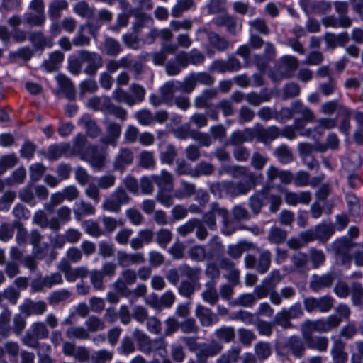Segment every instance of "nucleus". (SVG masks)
Returning a JSON list of instances; mask_svg holds the SVG:
<instances>
[{
	"label": "nucleus",
	"instance_id": "obj_1",
	"mask_svg": "<svg viewBox=\"0 0 363 363\" xmlns=\"http://www.w3.org/2000/svg\"><path fill=\"white\" fill-rule=\"evenodd\" d=\"M251 189L252 186L248 182H239L233 183L231 182H223L213 184L211 187V191L213 194L218 196H221L222 192L224 191L227 194L235 197L247 194Z\"/></svg>",
	"mask_w": 363,
	"mask_h": 363
},
{
	"label": "nucleus",
	"instance_id": "obj_2",
	"mask_svg": "<svg viewBox=\"0 0 363 363\" xmlns=\"http://www.w3.org/2000/svg\"><path fill=\"white\" fill-rule=\"evenodd\" d=\"M282 67H275V69L269 73V77L275 82H278L283 79L290 78L293 76V72L298 67V60L291 55H284L281 58Z\"/></svg>",
	"mask_w": 363,
	"mask_h": 363
},
{
	"label": "nucleus",
	"instance_id": "obj_3",
	"mask_svg": "<svg viewBox=\"0 0 363 363\" xmlns=\"http://www.w3.org/2000/svg\"><path fill=\"white\" fill-rule=\"evenodd\" d=\"M129 201L130 197L125 189L118 187L104 201L102 208L106 211L117 213L121 210V206L127 204Z\"/></svg>",
	"mask_w": 363,
	"mask_h": 363
},
{
	"label": "nucleus",
	"instance_id": "obj_4",
	"mask_svg": "<svg viewBox=\"0 0 363 363\" xmlns=\"http://www.w3.org/2000/svg\"><path fill=\"white\" fill-rule=\"evenodd\" d=\"M333 304L334 299L329 296H323L320 298L308 297L303 300L304 308L308 313L315 310L320 313H327L330 311Z\"/></svg>",
	"mask_w": 363,
	"mask_h": 363
},
{
	"label": "nucleus",
	"instance_id": "obj_5",
	"mask_svg": "<svg viewBox=\"0 0 363 363\" xmlns=\"http://www.w3.org/2000/svg\"><path fill=\"white\" fill-rule=\"evenodd\" d=\"M223 173H226L233 178L247 177L252 182V186L256 185L257 181L262 179V174L250 172L247 167L239 165L225 166L220 171V175Z\"/></svg>",
	"mask_w": 363,
	"mask_h": 363
},
{
	"label": "nucleus",
	"instance_id": "obj_6",
	"mask_svg": "<svg viewBox=\"0 0 363 363\" xmlns=\"http://www.w3.org/2000/svg\"><path fill=\"white\" fill-rule=\"evenodd\" d=\"M336 260L340 264L349 268L350 264V245L346 238H340L334 241L331 245Z\"/></svg>",
	"mask_w": 363,
	"mask_h": 363
},
{
	"label": "nucleus",
	"instance_id": "obj_7",
	"mask_svg": "<svg viewBox=\"0 0 363 363\" xmlns=\"http://www.w3.org/2000/svg\"><path fill=\"white\" fill-rule=\"evenodd\" d=\"M79 55L81 57L82 65H86L84 72L88 75L95 74L97 69L102 66L101 57L96 52L81 50Z\"/></svg>",
	"mask_w": 363,
	"mask_h": 363
},
{
	"label": "nucleus",
	"instance_id": "obj_8",
	"mask_svg": "<svg viewBox=\"0 0 363 363\" xmlns=\"http://www.w3.org/2000/svg\"><path fill=\"white\" fill-rule=\"evenodd\" d=\"M242 67L240 62L235 58L230 57L228 60H215L208 67L211 72H218L224 74L225 72H234L239 71Z\"/></svg>",
	"mask_w": 363,
	"mask_h": 363
},
{
	"label": "nucleus",
	"instance_id": "obj_9",
	"mask_svg": "<svg viewBox=\"0 0 363 363\" xmlns=\"http://www.w3.org/2000/svg\"><path fill=\"white\" fill-rule=\"evenodd\" d=\"M106 155L99 153L95 146L88 147L81 153V159L86 161L93 168L100 169L105 164Z\"/></svg>",
	"mask_w": 363,
	"mask_h": 363
},
{
	"label": "nucleus",
	"instance_id": "obj_10",
	"mask_svg": "<svg viewBox=\"0 0 363 363\" xmlns=\"http://www.w3.org/2000/svg\"><path fill=\"white\" fill-rule=\"evenodd\" d=\"M201 33L206 34L210 45L219 51H224L229 47V42L227 39L209 30L206 27H201L196 30V35Z\"/></svg>",
	"mask_w": 363,
	"mask_h": 363
},
{
	"label": "nucleus",
	"instance_id": "obj_11",
	"mask_svg": "<svg viewBox=\"0 0 363 363\" xmlns=\"http://www.w3.org/2000/svg\"><path fill=\"white\" fill-rule=\"evenodd\" d=\"M253 130L255 138L264 143L271 142L280 136V129L275 125L264 128L262 125H257Z\"/></svg>",
	"mask_w": 363,
	"mask_h": 363
},
{
	"label": "nucleus",
	"instance_id": "obj_12",
	"mask_svg": "<svg viewBox=\"0 0 363 363\" xmlns=\"http://www.w3.org/2000/svg\"><path fill=\"white\" fill-rule=\"evenodd\" d=\"M106 125V135L101 138V142L105 145L115 147L121 134V125L110 120L105 121Z\"/></svg>",
	"mask_w": 363,
	"mask_h": 363
},
{
	"label": "nucleus",
	"instance_id": "obj_13",
	"mask_svg": "<svg viewBox=\"0 0 363 363\" xmlns=\"http://www.w3.org/2000/svg\"><path fill=\"white\" fill-rule=\"evenodd\" d=\"M19 310L26 317L33 315H40L46 311L47 305L43 301H33L28 299L19 306Z\"/></svg>",
	"mask_w": 363,
	"mask_h": 363
},
{
	"label": "nucleus",
	"instance_id": "obj_14",
	"mask_svg": "<svg viewBox=\"0 0 363 363\" xmlns=\"http://www.w3.org/2000/svg\"><path fill=\"white\" fill-rule=\"evenodd\" d=\"M222 350V345L217 342L213 341L210 344L203 343L200 344L196 356L199 362H204L208 357L216 356Z\"/></svg>",
	"mask_w": 363,
	"mask_h": 363
},
{
	"label": "nucleus",
	"instance_id": "obj_15",
	"mask_svg": "<svg viewBox=\"0 0 363 363\" xmlns=\"http://www.w3.org/2000/svg\"><path fill=\"white\" fill-rule=\"evenodd\" d=\"M133 153L130 149L121 148L115 156L113 167L116 170L123 172L126 167L133 163Z\"/></svg>",
	"mask_w": 363,
	"mask_h": 363
},
{
	"label": "nucleus",
	"instance_id": "obj_16",
	"mask_svg": "<svg viewBox=\"0 0 363 363\" xmlns=\"http://www.w3.org/2000/svg\"><path fill=\"white\" fill-rule=\"evenodd\" d=\"M195 315L201 325L204 327H210L219 321L218 315L212 311L201 305H197L195 309Z\"/></svg>",
	"mask_w": 363,
	"mask_h": 363
},
{
	"label": "nucleus",
	"instance_id": "obj_17",
	"mask_svg": "<svg viewBox=\"0 0 363 363\" xmlns=\"http://www.w3.org/2000/svg\"><path fill=\"white\" fill-rule=\"evenodd\" d=\"M65 59V55L60 50L50 53L48 59L45 60L41 67L46 72H53L60 69Z\"/></svg>",
	"mask_w": 363,
	"mask_h": 363
},
{
	"label": "nucleus",
	"instance_id": "obj_18",
	"mask_svg": "<svg viewBox=\"0 0 363 363\" xmlns=\"http://www.w3.org/2000/svg\"><path fill=\"white\" fill-rule=\"evenodd\" d=\"M283 347L286 349L294 357L296 358H301L304 355V343L297 335L290 336L284 344Z\"/></svg>",
	"mask_w": 363,
	"mask_h": 363
},
{
	"label": "nucleus",
	"instance_id": "obj_19",
	"mask_svg": "<svg viewBox=\"0 0 363 363\" xmlns=\"http://www.w3.org/2000/svg\"><path fill=\"white\" fill-rule=\"evenodd\" d=\"M267 199L268 194L267 189L260 190L250 196L248 199V206L252 213L258 215L262 207L265 205Z\"/></svg>",
	"mask_w": 363,
	"mask_h": 363
},
{
	"label": "nucleus",
	"instance_id": "obj_20",
	"mask_svg": "<svg viewBox=\"0 0 363 363\" xmlns=\"http://www.w3.org/2000/svg\"><path fill=\"white\" fill-rule=\"evenodd\" d=\"M311 200V194L308 191L300 192L284 191V201L289 206H296L297 204L307 205Z\"/></svg>",
	"mask_w": 363,
	"mask_h": 363
},
{
	"label": "nucleus",
	"instance_id": "obj_21",
	"mask_svg": "<svg viewBox=\"0 0 363 363\" xmlns=\"http://www.w3.org/2000/svg\"><path fill=\"white\" fill-rule=\"evenodd\" d=\"M253 128H245L243 130L233 131L230 136V143L235 146L244 143L252 142L255 138Z\"/></svg>",
	"mask_w": 363,
	"mask_h": 363
},
{
	"label": "nucleus",
	"instance_id": "obj_22",
	"mask_svg": "<svg viewBox=\"0 0 363 363\" xmlns=\"http://www.w3.org/2000/svg\"><path fill=\"white\" fill-rule=\"evenodd\" d=\"M111 99L108 96H94L86 102V107L94 111H101L106 114Z\"/></svg>",
	"mask_w": 363,
	"mask_h": 363
},
{
	"label": "nucleus",
	"instance_id": "obj_23",
	"mask_svg": "<svg viewBox=\"0 0 363 363\" xmlns=\"http://www.w3.org/2000/svg\"><path fill=\"white\" fill-rule=\"evenodd\" d=\"M70 145L68 143L50 145L47 152V158L50 161L58 160L62 156H69Z\"/></svg>",
	"mask_w": 363,
	"mask_h": 363
},
{
	"label": "nucleus",
	"instance_id": "obj_24",
	"mask_svg": "<svg viewBox=\"0 0 363 363\" xmlns=\"http://www.w3.org/2000/svg\"><path fill=\"white\" fill-rule=\"evenodd\" d=\"M152 179L160 190L167 189L171 191L173 189V177L167 170L162 169L160 174H153Z\"/></svg>",
	"mask_w": 363,
	"mask_h": 363
},
{
	"label": "nucleus",
	"instance_id": "obj_25",
	"mask_svg": "<svg viewBox=\"0 0 363 363\" xmlns=\"http://www.w3.org/2000/svg\"><path fill=\"white\" fill-rule=\"evenodd\" d=\"M33 223L42 228H49L53 230H59V224L56 220L48 219L45 213L39 210L36 211L33 217Z\"/></svg>",
	"mask_w": 363,
	"mask_h": 363
},
{
	"label": "nucleus",
	"instance_id": "obj_26",
	"mask_svg": "<svg viewBox=\"0 0 363 363\" xmlns=\"http://www.w3.org/2000/svg\"><path fill=\"white\" fill-rule=\"evenodd\" d=\"M133 335L136 341L138 350L145 354H150L152 339L138 329H135Z\"/></svg>",
	"mask_w": 363,
	"mask_h": 363
},
{
	"label": "nucleus",
	"instance_id": "obj_27",
	"mask_svg": "<svg viewBox=\"0 0 363 363\" xmlns=\"http://www.w3.org/2000/svg\"><path fill=\"white\" fill-rule=\"evenodd\" d=\"M63 280L60 273L55 272L45 276L40 281H35L33 283V287L36 288L37 291H40L43 288H51L54 285L62 284Z\"/></svg>",
	"mask_w": 363,
	"mask_h": 363
},
{
	"label": "nucleus",
	"instance_id": "obj_28",
	"mask_svg": "<svg viewBox=\"0 0 363 363\" xmlns=\"http://www.w3.org/2000/svg\"><path fill=\"white\" fill-rule=\"evenodd\" d=\"M55 79L59 89L64 93L66 98L73 100L75 98V90L72 81L63 74L57 75Z\"/></svg>",
	"mask_w": 363,
	"mask_h": 363
},
{
	"label": "nucleus",
	"instance_id": "obj_29",
	"mask_svg": "<svg viewBox=\"0 0 363 363\" xmlns=\"http://www.w3.org/2000/svg\"><path fill=\"white\" fill-rule=\"evenodd\" d=\"M307 347L319 352H325L328 345V340L323 336H306L303 337Z\"/></svg>",
	"mask_w": 363,
	"mask_h": 363
},
{
	"label": "nucleus",
	"instance_id": "obj_30",
	"mask_svg": "<svg viewBox=\"0 0 363 363\" xmlns=\"http://www.w3.org/2000/svg\"><path fill=\"white\" fill-rule=\"evenodd\" d=\"M73 212L76 220H80L83 216L94 215L95 213V208L91 203L81 200L74 203Z\"/></svg>",
	"mask_w": 363,
	"mask_h": 363
},
{
	"label": "nucleus",
	"instance_id": "obj_31",
	"mask_svg": "<svg viewBox=\"0 0 363 363\" xmlns=\"http://www.w3.org/2000/svg\"><path fill=\"white\" fill-rule=\"evenodd\" d=\"M78 124L86 130V133L91 138H96L101 133L96 121L88 114H84L79 120Z\"/></svg>",
	"mask_w": 363,
	"mask_h": 363
},
{
	"label": "nucleus",
	"instance_id": "obj_32",
	"mask_svg": "<svg viewBox=\"0 0 363 363\" xmlns=\"http://www.w3.org/2000/svg\"><path fill=\"white\" fill-rule=\"evenodd\" d=\"M317 324V333H327L333 328H337L341 323L340 318L331 315L327 318L315 320Z\"/></svg>",
	"mask_w": 363,
	"mask_h": 363
},
{
	"label": "nucleus",
	"instance_id": "obj_33",
	"mask_svg": "<svg viewBox=\"0 0 363 363\" xmlns=\"http://www.w3.org/2000/svg\"><path fill=\"white\" fill-rule=\"evenodd\" d=\"M333 281V277L330 274L322 276L314 275L310 282V288L314 292H318L324 288L330 287Z\"/></svg>",
	"mask_w": 363,
	"mask_h": 363
},
{
	"label": "nucleus",
	"instance_id": "obj_34",
	"mask_svg": "<svg viewBox=\"0 0 363 363\" xmlns=\"http://www.w3.org/2000/svg\"><path fill=\"white\" fill-rule=\"evenodd\" d=\"M117 260L119 265L128 267L133 264L143 262L144 257L140 253L128 254L123 251H118L117 252Z\"/></svg>",
	"mask_w": 363,
	"mask_h": 363
},
{
	"label": "nucleus",
	"instance_id": "obj_35",
	"mask_svg": "<svg viewBox=\"0 0 363 363\" xmlns=\"http://www.w3.org/2000/svg\"><path fill=\"white\" fill-rule=\"evenodd\" d=\"M179 81H169L163 84L160 89V95L163 97L165 104L170 103L176 91H179Z\"/></svg>",
	"mask_w": 363,
	"mask_h": 363
},
{
	"label": "nucleus",
	"instance_id": "obj_36",
	"mask_svg": "<svg viewBox=\"0 0 363 363\" xmlns=\"http://www.w3.org/2000/svg\"><path fill=\"white\" fill-rule=\"evenodd\" d=\"M330 354L334 363H346L347 354L344 350V344L340 340H335L331 347Z\"/></svg>",
	"mask_w": 363,
	"mask_h": 363
},
{
	"label": "nucleus",
	"instance_id": "obj_37",
	"mask_svg": "<svg viewBox=\"0 0 363 363\" xmlns=\"http://www.w3.org/2000/svg\"><path fill=\"white\" fill-rule=\"evenodd\" d=\"M69 4L67 0H54L48 5V15L51 19H57L62 12L67 9Z\"/></svg>",
	"mask_w": 363,
	"mask_h": 363
},
{
	"label": "nucleus",
	"instance_id": "obj_38",
	"mask_svg": "<svg viewBox=\"0 0 363 363\" xmlns=\"http://www.w3.org/2000/svg\"><path fill=\"white\" fill-rule=\"evenodd\" d=\"M318 125L313 128V130L318 133V136H321L325 130H331L337 127V120L336 118L323 117L317 120Z\"/></svg>",
	"mask_w": 363,
	"mask_h": 363
},
{
	"label": "nucleus",
	"instance_id": "obj_39",
	"mask_svg": "<svg viewBox=\"0 0 363 363\" xmlns=\"http://www.w3.org/2000/svg\"><path fill=\"white\" fill-rule=\"evenodd\" d=\"M216 281L210 280L206 284V290L201 294L203 300L211 305H214L218 300V294L215 288Z\"/></svg>",
	"mask_w": 363,
	"mask_h": 363
},
{
	"label": "nucleus",
	"instance_id": "obj_40",
	"mask_svg": "<svg viewBox=\"0 0 363 363\" xmlns=\"http://www.w3.org/2000/svg\"><path fill=\"white\" fill-rule=\"evenodd\" d=\"M216 89H205L194 99V106L196 108H202L208 106V102L217 96Z\"/></svg>",
	"mask_w": 363,
	"mask_h": 363
},
{
	"label": "nucleus",
	"instance_id": "obj_41",
	"mask_svg": "<svg viewBox=\"0 0 363 363\" xmlns=\"http://www.w3.org/2000/svg\"><path fill=\"white\" fill-rule=\"evenodd\" d=\"M216 337L225 343L233 341L235 338V330L232 326H221L214 331Z\"/></svg>",
	"mask_w": 363,
	"mask_h": 363
},
{
	"label": "nucleus",
	"instance_id": "obj_42",
	"mask_svg": "<svg viewBox=\"0 0 363 363\" xmlns=\"http://www.w3.org/2000/svg\"><path fill=\"white\" fill-rule=\"evenodd\" d=\"M201 287L199 281H183L178 287V291L180 295L190 298L195 290H199Z\"/></svg>",
	"mask_w": 363,
	"mask_h": 363
},
{
	"label": "nucleus",
	"instance_id": "obj_43",
	"mask_svg": "<svg viewBox=\"0 0 363 363\" xmlns=\"http://www.w3.org/2000/svg\"><path fill=\"white\" fill-rule=\"evenodd\" d=\"M293 108L295 113L300 114L301 119L306 122L311 123L315 118V115L313 111L304 106L300 101H296L293 103Z\"/></svg>",
	"mask_w": 363,
	"mask_h": 363
},
{
	"label": "nucleus",
	"instance_id": "obj_44",
	"mask_svg": "<svg viewBox=\"0 0 363 363\" xmlns=\"http://www.w3.org/2000/svg\"><path fill=\"white\" fill-rule=\"evenodd\" d=\"M11 318V312L5 308L0 313V335L3 336H9L11 332L12 329L10 326V320Z\"/></svg>",
	"mask_w": 363,
	"mask_h": 363
},
{
	"label": "nucleus",
	"instance_id": "obj_45",
	"mask_svg": "<svg viewBox=\"0 0 363 363\" xmlns=\"http://www.w3.org/2000/svg\"><path fill=\"white\" fill-rule=\"evenodd\" d=\"M271 95L268 93L261 91L259 94L256 92H250L245 96V100L250 105L257 106L262 103L267 102L270 100Z\"/></svg>",
	"mask_w": 363,
	"mask_h": 363
},
{
	"label": "nucleus",
	"instance_id": "obj_46",
	"mask_svg": "<svg viewBox=\"0 0 363 363\" xmlns=\"http://www.w3.org/2000/svg\"><path fill=\"white\" fill-rule=\"evenodd\" d=\"M324 39L328 48H334L337 45L343 46L348 41V36L347 33H342L337 36L328 33L325 35Z\"/></svg>",
	"mask_w": 363,
	"mask_h": 363
},
{
	"label": "nucleus",
	"instance_id": "obj_47",
	"mask_svg": "<svg viewBox=\"0 0 363 363\" xmlns=\"http://www.w3.org/2000/svg\"><path fill=\"white\" fill-rule=\"evenodd\" d=\"M274 156L281 164H289L293 160V154L289 147L286 145L277 147L274 152Z\"/></svg>",
	"mask_w": 363,
	"mask_h": 363
},
{
	"label": "nucleus",
	"instance_id": "obj_48",
	"mask_svg": "<svg viewBox=\"0 0 363 363\" xmlns=\"http://www.w3.org/2000/svg\"><path fill=\"white\" fill-rule=\"evenodd\" d=\"M82 227L85 233L93 238H99L104 235V231L99 223L93 220H85L82 223Z\"/></svg>",
	"mask_w": 363,
	"mask_h": 363
},
{
	"label": "nucleus",
	"instance_id": "obj_49",
	"mask_svg": "<svg viewBox=\"0 0 363 363\" xmlns=\"http://www.w3.org/2000/svg\"><path fill=\"white\" fill-rule=\"evenodd\" d=\"M317 240L326 242L334 233L332 225L326 224L317 225L315 228Z\"/></svg>",
	"mask_w": 363,
	"mask_h": 363
},
{
	"label": "nucleus",
	"instance_id": "obj_50",
	"mask_svg": "<svg viewBox=\"0 0 363 363\" xmlns=\"http://www.w3.org/2000/svg\"><path fill=\"white\" fill-rule=\"evenodd\" d=\"M68 339L86 340L89 337V333L82 326H72L67 329L65 333Z\"/></svg>",
	"mask_w": 363,
	"mask_h": 363
},
{
	"label": "nucleus",
	"instance_id": "obj_51",
	"mask_svg": "<svg viewBox=\"0 0 363 363\" xmlns=\"http://www.w3.org/2000/svg\"><path fill=\"white\" fill-rule=\"evenodd\" d=\"M177 156V150L174 145L171 144L167 145L163 150L160 151V159L161 163L167 164H172Z\"/></svg>",
	"mask_w": 363,
	"mask_h": 363
},
{
	"label": "nucleus",
	"instance_id": "obj_52",
	"mask_svg": "<svg viewBox=\"0 0 363 363\" xmlns=\"http://www.w3.org/2000/svg\"><path fill=\"white\" fill-rule=\"evenodd\" d=\"M214 166L206 162L198 163L193 169V178H198L202 176H209L214 172Z\"/></svg>",
	"mask_w": 363,
	"mask_h": 363
},
{
	"label": "nucleus",
	"instance_id": "obj_53",
	"mask_svg": "<svg viewBox=\"0 0 363 363\" xmlns=\"http://www.w3.org/2000/svg\"><path fill=\"white\" fill-rule=\"evenodd\" d=\"M139 166L147 169H154L155 167V160L154 154L150 151H142L138 156Z\"/></svg>",
	"mask_w": 363,
	"mask_h": 363
},
{
	"label": "nucleus",
	"instance_id": "obj_54",
	"mask_svg": "<svg viewBox=\"0 0 363 363\" xmlns=\"http://www.w3.org/2000/svg\"><path fill=\"white\" fill-rule=\"evenodd\" d=\"M167 343L164 337L152 339L150 353L156 352L160 357H167Z\"/></svg>",
	"mask_w": 363,
	"mask_h": 363
},
{
	"label": "nucleus",
	"instance_id": "obj_55",
	"mask_svg": "<svg viewBox=\"0 0 363 363\" xmlns=\"http://www.w3.org/2000/svg\"><path fill=\"white\" fill-rule=\"evenodd\" d=\"M194 6L193 0H178L172 9L171 15L175 18L179 17L184 12L187 11Z\"/></svg>",
	"mask_w": 363,
	"mask_h": 363
},
{
	"label": "nucleus",
	"instance_id": "obj_56",
	"mask_svg": "<svg viewBox=\"0 0 363 363\" xmlns=\"http://www.w3.org/2000/svg\"><path fill=\"white\" fill-rule=\"evenodd\" d=\"M189 255L191 259L197 262H202L206 259H211V255L207 253L206 249L202 245H196L191 247Z\"/></svg>",
	"mask_w": 363,
	"mask_h": 363
},
{
	"label": "nucleus",
	"instance_id": "obj_57",
	"mask_svg": "<svg viewBox=\"0 0 363 363\" xmlns=\"http://www.w3.org/2000/svg\"><path fill=\"white\" fill-rule=\"evenodd\" d=\"M195 193V185L184 180L181 182V189L174 192V196L177 199H182L191 196Z\"/></svg>",
	"mask_w": 363,
	"mask_h": 363
},
{
	"label": "nucleus",
	"instance_id": "obj_58",
	"mask_svg": "<svg viewBox=\"0 0 363 363\" xmlns=\"http://www.w3.org/2000/svg\"><path fill=\"white\" fill-rule=\"evenodd\" d=\"M271 254L269 250H264L260 253L257 263L256 270L259 274L266 273L270 267Z\"/></svg>",
	"mask_w": 363,
	"mask_h": 363
},
{
	"label": "nucleus",
	"instance_id": "obj_59",
	"mask_svg": "<svg viewBox=\"0 0 363 363\" xmlns=\"http://www.w3.org/2000/svg\"><path fill=\"white\" fill-rule=\"evenodd\" d=\"M24 21L30 26H42L45 22V14L28 11L23 15Z\"/></svg>",
	"mask_w": 363,
	"mask_h": 363
},
{
	"label": "nucleus",
	"instance_id": "obj_60",
	"mask_svg": "<svg viewBox=\"0 0 363 363\" xmlns=\"http://www.w3.org/2000/svg\"><path fill=\"white\" fill-rule=\"evenodd\" d=\"M104 278V274L100 270L93 269L89 272L90 283L96 291H101L105 289Z\"/></svg>",
	"mask_w": 363,
	"mask_h": 363
},
{
	"label": "nucleus",
	"instance_id": "obj_61",
	"mask_svg": "<svg viewBox=\"0 0 363 363\" xmlns=\"http://www.w3.org/2000/svg\"><path fill=\"white\" fill-rule=\"evenodd\" d=\"M182 275L186 277L191 281H199L201 276V270L200 268H193L186 264H183L179 268Z\"/></svg>",
	"mask_w": 363,
	"mask_h": 363
},
{
	"label": "nucleus",
	"instance_id": "obj_62",
	"mask_svg": "<svg viewBox=\"0 0 363 363\" xmlns=\"http://www.w3.org/2000/svg\"><path fill=\"white\" fill-rule=\"evenodd\" d=\"M51 346L47 343H42L37 352L38 363H55V359L51 357Z\"/></svg>",
	"mask_w": 363,
	"mask_h": 363
},
{
	"label": "nucleus",
	"instance_id": "obj_63",
	"mask_svg": "<svg viewBox=\"0 0 363 363\" xmlns=\"http://www.w3.org/2000/svg\"><path fill=\"white\" fill-rule=\"evenodd\" d=\"M254 351L257 357L261 361L267 359L272 352L269 344L262 341L255 344Z\"/></svg>",
	"mask_w": 363,
	"mask_h": 363
},
{
	"label": "nucleus",
	"instance_id": "obj_64",
	"mask_svg": "<svg viewBox=\"0 0 363 363\" xmlns=\"http://www.w3.org/2000/svg\"><path fill=\"white\" fill-rule=\"evenodd\" d=\"M352 302L355 306L363 305V288L359 283H353L351 286Z\"/></svg>",
	"mask_w": 363,
	"mask_h": 363
}]
</instances>
